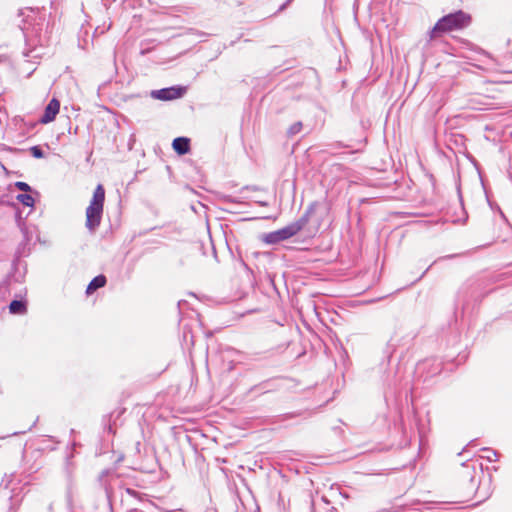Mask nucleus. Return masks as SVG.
Here are the masks:
<instances>
[{
  "label": "nucleus",
  "instance_id": "obj_1",
  "mask_svg": "<svg viewBox=\"0 0 512 512\" xmlns=\"http://www.w3.org/2000/svg\"><path fill=\"white\" fill-rule=\"evenodd\" d=\"M105 201V190L104 187L99 184L97 185L93 197L90 200L88 207L86 208V227L90 231H95V229L100 225L103 207Z\"/></svg>",
  "mask_w": 512,
  "mask_h": 512
},
{
  "label": "nucleus",
  "instance_id": "obj_2",
  "mask_svg": "<svg viewBox=\"0 0 512 512\" xmlns=\"http://www.w3.org/2000/svg\"><path fill=\"white\" fill-rule=\"evenodd\" d=\"M470 21V16L462 11L444 16L434 26L432 37L437 36L441 32H451L465 28L470 24Z\"/></svg>",
  "mask_w": 512,
  "mask_h": 512
},
{
  "label": "nucleus",
  "instance_id": "obj_3",
  "mask_svg": "<svg viewBox=\"0 0 512 512\" xmlns=\"http://www.w3.org/2000/svg\"><path fill=\"white\" fill-rule=\"evenodd\" d=\"M301 229L299 224H291L277 231L261 235L260 239L266 244H276L296 235Z\"/></svg>",
  "mask_w": 512,
  "mask_h": 512
},
{
  "label": "nucleus",
  "instance_id": "obj_4",
  "mask_svg": "<svg viewBox=\"0 0 512 512\" xmlns=\"http://www.w3.org/2000/svg\"><path fill=\"white\" fill-rule=\"evenodd\" d=\"M186 92L185 87H169L151 92V96L158 100L168 101L182 97Z\"/></svg>",
  "mask_w": 512,
  "mask_h": 512
},
{
  "label": "nucleus",
  "instance_id": "obj_5",
  "mask_svg": "<svg viewBox=\"0 0 512 512\" xmlns=\"http://www.w3.org/2000/svg\"><path fill=\"white\" fill-rule=\"evenodd\" d=\"M60 103L57 99H52L47 105L44 115L41 118L42 123H49L53 121L56 115L59 113Z\"/></svg>",
  "mask_w": 512,
  "mask_h": 512
},
{
  "label": "nucleus",
  "instance_id": "obj_6",
  "mask_svg": "<svg viewBox=\"0 0 512 512\" xmlns=\"http://www.w3.org/2000/svg\"><path fill=\"white\" fill-rule=\"evenodd\" d=\"M190 141L188 138L179 137L173 140L172 147L179 154L184 155L189 152Z\"/></svg>",
  "mask_w": 512,
  "mask_h": 512
},
{
  "label": "nucleus",
  "instance_id": "obj_7",
  "mask_svg": "<svg viewBox=\"0 0 512 512\" xmlns=\"http://www.w3.org/2000/svg\"><path fill=\"white\" fill-rule=\"evenodd\" d=\"M106 283V278L105 276L103 275H99L97 277H95L88 285L87 287V294H91L93 293L95 290H97L98 288H101L105 285Z\"/></svg>",
  "mask_w": 512,
  "mask_h": 512
},
{
  "label": "nucleus",
  "instance_id": "obj_8",
  "mask_svg": "<svg viewBox=\"0 0 512 512\" xmlns=\"http://www.w3.org/2000/svg\"><path fill=\"white\" fill-rule=\"evenodd\" d=\"M12 314H24L26 312V304L23 301L14 300L9 305Z\"/></svg>",
  "mask_w": 512,
  "mask_h": 512
},
{
  "label": "nucleus",
  "instance_id": "obj_9",
  "mask_svg": "<svg viewBox=\"0 0 512 512\" xmlns=\"http://www.w3.org/2000/svg\"><path fill=\"white\" fill-rule=\"evenodd\" d=\"M17 200L28 207L34 206V198L30 194H19Z\"/></svg>",
  "mask_w": 512,
  "mask_h": 512
},
{
  "label": "nucleus",
  "instance_id": "obj_10",
  "mask_svg": "<svg viewBox=\"0 0 512 512\" xmlns=\"http://www.w3.org/2000/svg\"><path fill=\"white\" fill-rule=\"evenodd\" d=\"M15 187L24 192L31 190V187L27 183L20 181L15 183Z\"/></svg>",
  "mask_w": 512,
  "mask_h": 512
},
{
  "label": "nucleus",
  "instance_id": "obj_11",
  "mask_svg": "<svg viewBox=\"0 0 512 512\" xmlns=\"http://www.w3.org/2000/svg\"><path fill=\"white\" fill-rule=\"evenodd\" d=\"M302 129V124L300 122H297L295 124H293L290 129H289V133L290 134H297L301 131Z\"/></svg>",
  "mask_w": 512,
  "mask_h": 512
},
{
  "label": "nucleus",
  "instance_id": "obj_12",
  "mask_svg": "<svg viewBox=\"0 0 512 512\" xmlns=\"http://www.w3.org/2000/svg\"><path fill=\"white\" fill-rule=\"evenodd\" d=\"M31 153L36 158H42L43 157L42 150L39 147H37V146H34V147L31 148Z\"/></svg>",
  "mask_w": 512,
  "mask_h": 512
}]
</instances>
